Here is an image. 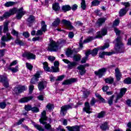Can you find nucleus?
<instances>
[{"label": "nucleus", "instance_id": "8", "mask_svg": "<svg viewBox=\"0 0 131 131\" xmlns=\"http://www.w3.org/2000/svg\"><path fill=\"white\" fill-rule=\"evenodd\" d=\"M23 57L24 58H27L28 60H35V58H36L35 54L30 52H25L23 54Z\"/></svg>", "mask_w": 131, "mask_h": 131}, {"label": "nucleus", "instance_id": "53", "mask_svg": "<svg viewBox=\"0 0 131 131\" xmlns=\"http://www.w3.org/2000/svg\"><path fill=\"white\" fill-rule=\"evenodd\" d=\"M6 106H7L6 102H3L0 103V108H1V109H5V108H6Z\"/></svg>", "mask_w": 131, "mask_h": 131}, {"label": "nucleus", "instance_id": "7", "mask_svg": "<svg viewBox=\"0 0 131 131\" xmlns=\"http://www.w3.org/2000/svg\"><path fill=\"white\" fill-rule=\"evenodd\" d=\"M126 89L122 88L120 91V93L117 96L116 99L115 100V103H117L118 102V100H120L122 97L125 95V93H126Z\"/></svg>", "mask_w": 131, "mask_h": 131}, {"label": "nucleus", "instance_id": "55", "mask_svg": "<svg viewBox=\"0 0 131 131\" xmlns=\"http://www.w3.org/2000/svg\"><path fill=\"white\" fill-rule=\"evenodd\" d=\"M48 59L51 62H54V60L56 59V58L53 56H49L48 57Z\"/></svg>", "mask_w": 131, "mask_h": 131}, {"label": "nucleus", "instance_id": "63", "mask_svg": "<svg viewBox=\"0 0 131 131\" xmlns=\"http://www.w3.org/2000/svg\"><path fill=\"white\" fill-rule=\"evenodd\" d=\"M42 38L40 37H34L32 39L33 41H36V40H41Z\"/></svg>", "mask_w": 131, "mask_h": 131}, {"label": "nucleus", "instance_id": "9", "mask_svg": "<svg viewBox=\"0 0 131 131\" xmlns=\"http://www.w3.org/2000/svg\"><path fill=\"white\" fill-rule=\"evenodd\" d=\"M41 72H37L35 75H34L33 78L31 80L30 83L32 84H35L36 82L38 81V78L40 77V74Z\"/></svg>", "mask_w": 131, "mask_h": 131}, {"label": "nucleus", "instance_id": "35", "mask_svg": "<svg viewBox=\"0 0 131 131\" xmlns=\"http://www.w3.org/2000/svg\"><path fill=\"white\" fill-rule=\"evenodd\" d=\"M61 22V20L59 19V18H57L55 19V20L52 23V26H54V27H56L60 24Z\"/></svg>", "mask_w": 131, "mask_h": 131}, {"label": "nucleus", "instance_id": "54", "mask_svg": "<svg viewBox=\"0 0 131 131\" xmlns=\"http://www.w3.org/2000/svg\"><path fill=\"white\" fill-rule=\"evenodd\" d=\"M15 43H16V45H19V46H23V42H22V41L19 40L18 39L15 40Z\"/></svg>", "mask_w": 131, "mask_h": 131}, {"label": "nucleus", "instance_id": "31", "mask_svg": "<svg viewBox=\"0 0 131 131\" xmlns=\"http://www.w3.org/2000/svg\"><path fill=\"white\" fill-rule=\"evenodd\" d=\"M41 30L43 32H46L47 31V25H46V22L45 21H42L41 23Z\"/></svg>", "mask_w": 131, "mask_h": 131}, {"label": "nucleus", "instance_id": "20", "mask_svg": "<svg viewBox=\"0 0 131 131\" xmlns=\"http://www.w3.org/2000/svg\"><path fill=\"white\" fill-rule=\"evenodd\" d=\"M54 65L55 67H52L51 69L53 72H59V61H55L54 62Z\"/></svg>", "mask_w": 131, "mask_h": 131}, {"label": "nucleus", "instance_id": "59", "mask_svg": "<svg viewBox=\"0 0 131 131\" xmlns=\"http://www.w3.org/2000/svg\"><path fill=\"white\" fill-rule=\"evenodd\" d=\"M32 107H31V105H25V109L26 111H30Z\"/></svg>", "mask_w": 131, "mask_h": 131}, {"label": "nucleus", "instance_id": "57", "mask_svg": "<svg viewBox=\"0 0 131 131\" xmlns=\"http://www.w3.org/2000/svg\"><path fill=\"white\" fill-rule=\"evenodd\" d=\"M11 34L15 35V36L18 37V33L15 30H12L11 31Z\"/></svg>", "mask_w": 131, "mask_h": 131}, {"label": "nucleus", "instance_id": "1", "mask_svg": "<svg viewBox=\"0 0 131 131\" xmlns=\"http://www.w3.org/2000/svg\"><path fill=\"white\" fill-rule=\"evenodd\" d=\"M16 14V18L18 20L21 19L24 15H25V13L26 12L24 11V9H23V8H20L19 9H16V8H13L12 9H11L9 10V12H5L3 16H0V19L1 20H4V19L9 18L10 16H11V15H14V14Z\"/></svg>", "mask_w": 131, "mask_h": 131}, {"label": "nucleus", "instance_id": "38", "mask_svg": "<svg viewBox=\"0 0 131 131\" xmlns=\"http://www.w3.org/2000/svg\"><path fill=\"white\" fill-rule=\"evenodd\" d=\"M104 81H105L106 83H113V82L114 81V79H113V78L112 77H110L105 79Z\"/></svg>", "mask_w": 131, "mask_h": 131}, {"label": "nucleus", "instance_id": "40", "mask_svg": "<svg viewBox=\"0 0 131 131\" xmlns=\"http://www.w3.org/2000/svg\"><path fill=\"white\" fill-rule=\"evenodd\" d=\"M81 9H82V10H85V8H86V5L85 4V0H81Z\"/></svg>", "mask_w": 131, "mask_h": 131}, {"label": "nucleus", "instance_id": "39", "mask_svg": "<svg viewBox=\"0 0 131 131\" xmlns=\"http://www.w3.org/2000/svg\"><path fill=\"white\" fill-rule=\"evenodd\" d=\"M100 128L102 130H106L107 128H108V124L107 122H105L104 123L102 124L101 126H100Z\"/></svg>", "mask_w": 131, "mask_h": 131}, {"label": "nucleus", "instance_id": "13", "mask_svg": "<svg viewBox=\"0 0 131 131\" xmlns=\"http://www.w3.org/2000/svg\"><path fill=\"white\" fill-rule=\"evenodd\" d=\"M106 68H103L101 69H99L97 71H95V74L96 75H97V76H98L100 78H101V77H102V76H103V75L105 74V73H106Z\"/></svg>", "mask_w": 131, "mask_h": 131}, {"label": "nucleus", "instance_id": "47", "mask_svg": "<svg viewBox=\"0 0 131 131\" xmlns=\"http://www.w3.org/2000/svg\"><path fill=\"white\" fill-rule=\"evenodd\" d=\"M94 38L93 37H89L83 41V43H86L87 42H90V41H92V40H93Z\"/></svg>", "mask_w": 131, "mask_h": 131}, {"label": "nucleus", "instance_id": "18", "mask_svg": "<svg viewBox=\"0 0 131 131\" xmlns=\"http://www.w3.org/2000/svg\"><path fill=\"white\" fill-rule=\"evenodd\" d=\"M77 81V79L76 78H71L70 79L66 80L62 82V84H71L73 82H75Z\"/></svg>", "mask_w": 131, "mask_h": 131}, {"label": "nucleus", "instance_id": "10", "mask_svg": "<svg viewBox=\"0 0 131 131\" xmlns=\"http://www.w3.org/2000/svg\"><path fill=\"white\" fill-rule=\"evenodd\" d=\"M0 82H3L5 88H9V82L7 76H0Z\"/></svg>", "mask_w": 131, "mask_h": 131}, {"label": "nucleus", "instance_id": "37", "mask_svg": "<svg viewBox=\"0 0 131 131\" xmlns=\"http://www.w3.org/2000/svg\"><path fill=\"white\" fill-rule=\"evenodd\" d=\"M126 12H127V11L126 10V9H121L120 11H119V15L120 17H122L123 16H124V15L126 14Z\"/></svg>", "mask_w": 131, "mask_h": 131}, {"label": "nucleus", "instance_id": "26", "mask_svg": "<svg viewBox=\"0 0 131 131\" xmlns=\"http://www.w3.org/2000/svg\"><path fill=\"white\" fill-rule=\"evenodd\" d=\"M113 53H112V52H100L99 54V56L100 58H104L105 55H106V56H111V55H113Z\"/></svg>", "mask_w": 131, "mask_h": 131}, {"label": "nucleus", "instance_id": "30", "mask_svg": "<svg viewBox=\"0 0 131 131\" xmlns=\"http://www.w3.org/2000/svg\"><path fill=\"white\" fill-rule=\"evenodd\" d=\"M62 10L63 12H68V11H70L71 10V7L69 5H64L62 7Z\"/></svg>", "mask_w": 131, "mask_h": 131}, {"label": "nucleus", "instance_id": "25", "mask_svg": "<svg viewBox=\"0 0 131 131\" xmlns=\"http://www.w3.org/2000/svg\"><path fill=\"white\" fill-rule=\"evenodd\" d=\"M33 125L34 126L35 128L39 131H45V128L42 127L40 125L36 124L34 122L33 123Z\"/></svg>", "mask_w": 131, "mask_h": 131}, {"label": "nucleus", "instance_id": "4", "mask_svg": "<svg viewBox=\"0 0 131 131\" xmlns=\"http://www.w3.org/2000/svg\"><path fill=\"white\" fill-rule=\"evenodd\" d=\"M110 45L108 43L104 44V45L101 47L95 48L93 51L89 50L87 52H90V55H92L93 57L95 56H97L98 55V52H99V50H105L109 48Z\"/></svg>", "mask_w": 131, "mask_h": 131}, {"label": "nucleus", "instance_id": "48", "mask_svg": "<svg viewBox=\"0 0 131 131\" xmlns=\"http://www.w3.org/2000/svg\"><path fill=\"white\" fill-rule=\"evenodd\" d=\"M100 5V1L98 0H94L92 2V6H99Z\"/></svg>", "mask_w": 131, "mask_h": 131}, {"label": "nucleus", "instance_id": "3", "mask_svg": "<svg viewBox=\"0 0 131 131\" xmlns=\"http://www.w3.org/2000/svg\"><path fill=\"white\" fill-rule=\"evenodd\" d=\"M41 118L39 119V122L43 125H45V128L48 130L54 131V129H52V127L50 124L47 123V112L43 111L41 113Z\"/></svg>", "mask_w": 131, "mask_h": 131}, {"label": "nucleus", "instance_id": "44", "mask_svg": "<svg viewBox=\"0 0 131 131\" xmlns=\"http://www.w3.org/2000/svg\"><path fill=\"white\" fill-rule=\"evenodd\" d=\"M80 59H81V56H80V55H77L74 56V60L76 62L78 61H80Z\"/></svg>", "mask_w": 131, "mask_h": 131}, {"label": "nucleus", "instance_id": "23", "mask_svg": "<svg viewBox=\"0 0 131 131\" xmlns=\"http://www.w3.org/2000/svg\"><path fill=\"white\" fill-rule=\"evenodd\" d=\"M77 69L79 71V73L80 75H83L85 74V69H84V66L83 65H80L78 67Z\"/></svg>", "mask_w": 131, "mask_h": 131}, {"label": "nucleus", "instance_id": "45", "mask_svg": "<svg viewBox=\"0 0 131 131\" xmlns=\"http://www.w3.org/2000/svg\"><path fill=\"white\" fill-rule=\"evenodd\" d=\"M106 115V113L105 112H101L98 114L97 117L98 118H103Z\"/></svg>", "mask_w": 131, "mask_h": 131}, {"label": "nucleus", "instance_id": "46", "mask_svg": "<svg viewBox=\"0 0 131 131\" xmlns=\"http://www.w3.org/2000/svg\"><path fill=\"white\" fill-rule=\"evenodd\" d=\"M18 69H19V67L18 66H16L15 68H12L10 69V70L13 73H16V72H18V71H19Z\"/></svg>", "mask_w": 131, "mask_h": 131}, {"label": "nucleus", "instance_id": "16", "mask_svg": "<svg viewBox=\"0 0 131 131\" xmlns=\"http://www.w3.org/2000/svg\"><path fill=\"white\" fill-rule=\"evenodd\" d=\"M47 81H42L40 82H39L38 84V88L39 91H43L45 90V88H47Z\"/></svg>", "mask_w": 131, "mask_h": 131}, {"label": "nucleus", "instance_id": "43", "mask_svg": "<svg viewBox=\"0 0 131 131\" xmlns=\"http://www.w3.org/2000/svg\"><path fill=\"white\" fill-rule=\"evenodd\" d=\"M73 54V51L70 50V49H68L67 52H66V55L68 57H71V55Z\"/></svg>", "mask_w": 131, "mask_h": 131}, {"label": "nucleus", "instance_id": "11", "mask_svg": "<svg viewBox=\"0 0 131 131\" xmlns=\"http://www.w3.org/2000/svg\"><path fill=\"white\" fill-rule=\"evenodd\" d=\"M71 108H72V106L70 105L62 106L61 108L60 114H62L63 115V116H64L67 112V110H69V109H71Z\"/></svg>", "mask_w": 131, "mask_h": 131}, {"label": "nucleus", "instance_id": "14", "mask_svg": "<svg viewBox=\"0 0 131 131\" xmlns=\"http://www.w3.org/2000/svg\"><path fill=\"white\" fill-rule=\"evenodd\" d=\"M26 90H27V87H26L25 86L19 85L17 87H15L14 89V91L16 93H23V92H24V91Z\"/></svg>", "mask_w": 131, "mask_h": 131}, {"label": "nucleus", "instance_id": "21", "mask_svg": "<svg viewBox=\"0 0 131 131\" xmlns=\"http://www.w3.org/2000/svg\"><path fill=\"white\" fill-rule=\"evenodd\" d=\"M107 34V29H103L101 32L97 33V37L101 38L102 36H104Z\"/></svg>", "mask_w": 131, "mask_h": 131}, {"label": "nucleus", "instance_id": "60", "mask_svg": "<svg viewBox=\"0 0 131 131\" xmlns=\"http://www.w3.org/2000/svg\"><path fill=\"white\" fill-rule=\"evenodd\" d=\"M34 89V86L33 85H30L29 86V93L30 94H32V91H33Z\"/></svg>", "mask_w": 131, "mask_h": 131}, {"label": "nucleus", "instance_id": "62", "mask_svg": "<svg viewBox=\"0 0 131 131\" xmlns=\"http://www.w3.org/2000/svg\"><path fill=\"white\" fill-rule=\"evenodd\" d=\"M24 120H25V119L21 118L16 123V125H20V124H21L23 121H24Z\"/></svg>", "mask_w": 131, "mask_h": 131}, {"label": "nucleus", "instance_id": "56", "mask_svg": "<svg viewBox=\"0 0 131 131\" xmlns=\"http://www.w3.org/2000/svg\"><path fill=\"white\" fill-rule=\"evenodd\" d=\"M36 36L42 35V31L41 30H38L36 32Z\"/></svg>", "mask_w": 131, "mask_h": 131}, {"label": "nucleus", "instance_id": "6", "mask_svg": "<svg viewBox=\"0 0 131 131\" xmlns=\"http://www.w3.org/2000/svg\"><path fill=\"white\" fill-rule=\"evenodd\" d=\"M61 24H63V25H64L67 29H69V30L74 29V27L71 25V22L69 20L63 19L61 20Z\"/></svg>", "mask_w": 131, "mask_h": 131}, {"label": "nucleus", "instance_id": "12", "mask_svg": "<svg viewBox=\"0 0 131 131\" xmlns=\"http://www.w3.org/2000/svg\"><path fill=\"white\" fill-rule=\"evenodd\" d=\"M62 61L66 63V64H68V67L69 69H72L73 67H75L76 65H77V63L76 62H71L70 61L68 60V59H62Z\"/></svg>", "mask_w": 131, "mask_h": 131}, {"label": "nucleus", "instance_id": "49", "mask_svg": "<svg viewBox=\"0 0 131 131\" xmlns=\"http://www.w3.org/2000/svg\"><path fill=\"white\" fill-rule=\"evenodd\" d=\"M124 83H126L127 84H130V83H131V78H129V77H128V78H126L124 80Z\"/></svg>", "mask_w": 131, "mask_h": 131}, {"label": "nucleus", "instance_id": "34", "mask_svg": "<svg viewBox=\"0 0 131 131\" xmlns=\"http://www.w3.org/2000/svg\"><path fill=\"white\" fill-rule=\"evenodd\" d=\"M105 21H106V18H100L97 20V24L99 25V26H101L102 23H104Z\"/></svg>", "mask_w": 131, "mask_h": 131}, {"label": "nucleus", "instance_id": "19", "mask_svg": "<svg viewBox=\"0 0 131 131\" xmlns=\"http://www.w3.org/2000/svg\"><path fill=\"white\" fill-rule=\"evenodd\" d=\"M2 41H9V40H11L12 39V36L9 33H7L6 36H3L2 37Z\"/></svg>", "mask_w": 131, "mask_h": 131}, {"label": "nucleus", "instance_id": "24", "mask_svg": "<svg viewBox=\"0 0 131 131\" xmlns=\"http://www.w3.org/2000/svg\"><path fill=\"white\" fill-rule=\"evenodd\" d=\"M66 128H67L69 131H79V126H75L72 127L68 126L66 127Z\"/></svg>", "mask_w": 131, "mask_h": 131}, {"label": "nucleus", "instance_id": "58", "mask_svg": "<svg viewBox=\"0 0 131 131\" xmlns=\"http://www.w3.org/2000/svg\"><path fill=\"white\" fill-rule=\"evenodd\" d=\"M121 4L123 5V6H124L125 8H128V7H129L130 6L129 3L128 2H126V3L122 2L121 3Z\"/></svg>", "mask_w": 131, "mask_h": 131}, {"label": "nucleus", "instance_id": "2", "mask_svg": "<svg viewBox=\"0 0 131 131\" xmlns=\"http://www.w3.org/2000/svg\"><path fill=\"white\" fill-rule=\"evenodd\" d=\"M65 43V41L61 40L60 42H56L53 40H50L48 46V51L50 52H57L59 48L63 46Z\"/></svg>", "mask_w": 131, "mask_h": 131}, {"label": "nucleus", "instance_id": "22", "mask_svg": "<svg viewBox=\"0 0 131 131\" xmlns=\"http://www.w3.org/2000/svg\"><path fill=\"white\" fill-rule=\"evenodd\" d=\"M33 99V97L29 96L28 97H24L20 99L19 102L20 103H27V102H29L30 100H32Z\"/></svg>", "mask_w": 131, "mask_h": 131}, {"label": "nucleus", "instance_id": "41", "mask_svg": "<svg viewBox=\"0 0 131 131\" xmlns=\"http://www.w3.org/2000/svg\"><path fill=\"white\" fill-rule=\"evenodd\" d=\"M35 20V18L34 16L31 15L28 19V21L29 23H33Z\"/></svg>", "mask_w": 131, "mask_h": 131}, {"label": "nucleus", "instance_id": "51", "mask_svg": "<svg viewBox=\"0 0 131 131\" xmlns=\"http://www.w3.org/2000/svg\"><path fill=\"white\" fill-rule=\"evenodd\" d=\"M46 107L49 111H51V110L54 108V105L52 104L49 103Z\"/></svg>", "mask_w": 131, "mask_h": 131}, {"label": "nucleus", "instance_id": "50", "mask_svg": "<svg viewBox=\"0 0 131 131\" xmlns=\"http://www.w3.org/2000/svg\"><path fill=\"white\" fill-rule=\"evenodd\" d=\"M31 111H32V112H34L35 113H37V112H39V108L36 107H32Z\"/></svg>", "mask_w": 131, "mask_h": 131}, {"label": "nucleus", "instance_id": "29", "mask_svg": "<svg viewBox=\"0 0 131 131\" xmlns=\"http://www.w3.org/2000/svg\"><path fill=\"white\" fill-rule=\"evenodd\" d=\"M10 23L9 21H5L4 24V29L3 31L4 33L8 32L9 30V27H8Z\"/></svg>", "mask_w": 131, "mask_h": 131}, {"label": "nucleus", "instance_id": "17", "mask_svg": "<svg viewBox=\"0 0 131 131\" xmlns=\"http://www.w3.org/2000/svg\"><path fill=\"white\" fill-rule=\"evenodd\" d=\"M115 72L117 80H118V81H119V80H120L121 78V77L122 76V75L121 74V73L120 72V71H119V69L118 68H116L115 70Z\"/></svg>", "mask_w": 131, "mask_h": 131}, {"label": "nucleus", "instance_id": "27", "mask_svg": "<svg viewBox=\"0 0 131 131\" xmlns=\"http://www.w3.org/2000/svg\"><path fill=\"white\" fill-rule=\"evenodd\" d=\"M52 8L55 12H58L60 11V5H59V3H54L52 5Z\"/></svg>", "mask_w": 131, "mask_h": 131}, {"label": "nucleus", "instance_id": "52", "mask_svg": "<svg viewBox=\"0 0 131 131\" xmlns=\"http://www.w3.org/2000/svg\"><path fill=\"white\" fill-rule=\"evenodd\" d=\"M65 78V76L64 75L59 76L58 77L57 79H56V81H61V80H63V79H64V78Z\"/></svg>", "mask_w": 131, "mask_h": 131}, {"label": "nucleus", "instance_id": "61", "mask_svg": "<svg viewBox=\"0 0 131 131\" xmlns=\"http://www.w3.org/2000/svg\"><path fill=\"white\" fill-rule=\"evenodd\" d=\"M119 19H116L113 23V26H118V25L119 24Z\"/></svg>", "mask_w": 131, "mask_h": 131}, {"label": "nucleus", "instance_id": "36", "mask_svg": "<svg viewBox=\"0 0 131 131\" xmlns=\"http://www.w3.org/2000/svg\"><path fill=\"white\" fill-rule=\"evenodd\" d=\"M114 97H115L114 95H112L107 99L108 104H109L110 106L113 104V99H114Z\"/></svg>", "mask_w": 131, "mask_h": 131}, {"label": "nucleus", "instance_id": "5", "mask_svg": "<svg viewBox=\"0 0 131 131\" xmlns=\"http://www.w3.org/2000/svg\"><path fill=\"white\" fill-rule=\"evenodd\" d=\"M114 42L115 43V49L117 51H120V50H122L123 44H122L121 38L120 37H117Z\"/></svg>", "mask_w": 131, "mask_h": 131}, {"label": "nucleus", "instance_id": "33", "mask_svg": "<svg viewBox=\"0 0 131 131\" xmlns=\"http://www.w3.org/2000/svg\"><path fill=\"white\" fill-rule=\"evenodd\" d=\"M89 56H90V51L85 53V57L82 58L81 63H85V62H86V60H88V58H89Z\"/></svg>", "mask_w": 131, "mask_h": 131}, {"label": "nucleus", "instance_id": "28", "mask_svg": "<svg viewBox=\"0 0 131 131\" xmlns=\"http://www.w3.org/2000/svg\"><path fill=\"white\" fill-rule=\"evenodd\" d=\"M43 68L45 71L48 72H51V69L49 67V64L47 62H44L42 63Z\"/></svg>", "mask_w": 131, "mask_h": 131}, {"label": "nucleus", "instance_id": "32", "mask_svg": "<svg viewBox=\"0 0 131 131\" xmlns=\"http://www.w3.org/2000/svg\"><path fill=\"white\" fill-rule=\"evenodd\" d=\"M14 5H15V2L9 1V2H6L4 6L5 7H6V8H9L10 7H13V6H14Z\"/></svg>", "mask_w": 131, "mask_h": 131}, {"label": "nucleus", "instance_id": "42", "mask_svg": "<svg viewBox=\"0 0 131 131\" xmlns=\"http://www.w3.org/2000/svg\"><path fill=\"white\" fill-rule=\"evenodd\" d=\"M26 66L27 68V69H29V70H32V69L33 68V66H32V64L30 63L26 62Z\"/></svg>", "mask_w": 131, "mask_h": 131}, {"label": "nucleus", "instance_id": "64", "mask_svg": "<svg viewBox=\"0 0 131 131\" xmlns=\"http://www.w3.org/2000/svg\"><path fill=\"white\" fill-rule=\"evenodd\" d=\"M114 31L117 35H119V34H120V31L116 28H114Z\"/></svg>", "mask_w": 131, "mask_h": 131}, {"label": "nucleus", "instance_id": "15", "mask_svg": "<svg viewBox=\"0 0 131 131\" xmlns=\"http://www.w3.org/2000/svg\"><path fill=\"white\" fill-rule=\"evenodd\" d=\"M92 110H93V109L91 108V106H90V103H89V102H85V107L83 108V111L86 112V113L90 114L92 113Z\"/></svg>", "mask_w": 131, "mask_h": 131}]
</instances>
